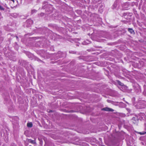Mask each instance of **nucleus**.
<instances>
[{
  "label": "nucleus",
  "mask_w": 146,
  "mask_h": 146,
  "mask_svg": "<svg viewBox=\"0 0 146 146\" xmlns=\"http://www.w3.org/2000/svg\"><path fill=\"white\" fill-rule=\"evenodd\" d=\"M102 110L112 112L113 111H114V110L113 109L108 107H106L103 108V109H102Z\"/></svg>",
  "instance_id": "obj_1"
},
{
  "label": "nucleus",
  "mask_w": 146,
  "mask_h": 146,
  "mask_svg": "<svg viewBox=\"0 0 146 146\" xmlns=\"http://www.w3.org/2000/svg\"><path fill=\"white\" fill-rule=\"evenodd\" d=\"M27 127H28L31 128L33 126V123L32 122H28L27 124Z\"/></svg>",
  "instance_id": "obj_2"
},
{
  "label": "nucleus",
  "mask_w": 146,
  "mask_h": 146,
  "mask_svg": "<svg viewBox=\"0 0 146 146\" xmlns=\"http://www.w3.org/2000/svg\"><path fill=\"white\" fill-rule=\"evenodd\" d=\"M128 31L131 34H133V33H134V30L131 28H128Z\"/></svg>",
  "instance_id": "obj_3"
},
{
  "label": "nucleus",
  "mask_w": 146,
  "mask_h": 146,
  "mask_svg": "<svg viewBox=\"0 0 146 146\" xmlns=\"http://www.w3.org/2000/svg\"><path fill=\"white\" fill-rule=\"evenodd\" d=\"M138 133L141 135H143L145 134L146 133V132L143 131L142 132H138Z\"/></svg>",
  "instance_id": "obj_4"
},
{
  "label": "nucleus",
  "mask_w": 146,
  "mask_h": 146,
  "mask_svg": "<svg viewBox=\"0 0 146 146\" xmlns=\"http://www.w3.org/2000/svg\"><path fill=\"white\" fill-rule=\"evenodd\" d=\"M117 83L118 84L121 86H123V83L121 82L120 81L118 80L117 81Z\"/></svg>",
  "instance_id": "obj_5"
},
{
  "label": "nucleus",
  "mask_w": 146,
  "mask_h": 146,
  "mask_svg": "<svg viewBox=\"0 0 146 146\" xmlns=\"http://www.w3.org/2000/svg\"><path fill=\"white\" fill-rule=\"evenodd\" d=\"M29 142L33 143H35V141L32 140H29Z\"/></svg>",
  "instance_id": "obj_6"
},
{
  "label": "nucleus",
  "mask_w": 146,
  "mask_h": 146,
  "mask_svg": "<svg viewBox=\"0 0 146 146\" xmlns=\"http://www.w3.org/2000/svg\"><path fill=\"white\" fill-rule=\"evenodd\" d=\"M36 11L35 10H32L31 11V13L33 14V13L35 12H36Z\"/></svg>",
  "instance_id": "obj_7"
}]
</instances>
